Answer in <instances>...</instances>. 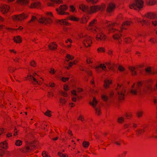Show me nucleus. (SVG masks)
Wrapping results in <instances>:
<instances>
[{
  "instance_id": "f257e3e1",
  "label": "nucleus",
  "mask_w": 157,
  "mask_h": 157,
  "mask_svg": "<svg viewBox=\"0 0 157 157\" xmlns=\"http://www.w3.org/2000/svg\"><path fill=\"white\" fill-rule=\"evenodd\" d=\"M106 24H107V26L108 28V34H109L111 33H114L113 35V39L115 40H119L122 36L121 33L122 32L120 31V30L114 28L118 26L119 25V23L117 22L112 23L107 21L106 22Z\"/></svg>"
},
{
  "instance_id": "f03ea898",
  "label": "nucleus",
  "mask_w": 157,
  "mask_h": 157,
  "mask_svg": "<svg viewBox=\"0 0 157 157\" xmlns=\"http://www.w3.org/2000/svg\"><path fill=\"white\" fill-rule=\"evenodd\" d=\"M92 33L96 34L95 39L97 41H105L106 40L107 36L104 33L103 28L101 27L99 28H96L94 29Z\"/></svg>"
},
{
  "instance_id": "7ed1b4c3",
  "label": "nucleus",
  "mask_w": 157,
  "mask_h": 157,
  "mask_svg": "<svg viewBox=\"0 0 157 157\" xmlns=\"http://www.w3.org/2000/svg\"><path fill=\"white\" fill-rule=\"evenodd\" d=\"M45 14L47 16L46 17L41 16L38 21L40 23L45 25L51 24L53 22L52 18L54 17L52 13L51 12H46Z\"/></svg>"
},
{
  "instance_id": "20e7f679",
  "label": "nucleus",
  "mask_w": 157,
  "mask_h": 157,
  "mask_svg": "<svg viewBox=\"0 0 157 157\" xmlns=\"http://www.w3.org/2000/svg\"><path fill=\"white\" fill-rule=\"evenodd\" d=\"M143 84V83L141 81H139L136 84L134 83L132 86L131 93L135 95L140 94L141 91V87Z\"/></svg>"
},
{
  "instance_id": "39448f33",
  "label": "nucleus",
  "mask_w": 157,
  "mask_h": 157,
  "mask_svg": "<svg viewBox=\"0 0 157 157\" xmlns=\"http://www.w3.org/2000/svg\"><path fill=\"white\" fill-rule=\"evenodd\" d=\"M117 93V96L119 100H122L124 98L126 89L122 85L118 84L116 88Z\"/></svg>"
},
{
  "instance_id": "423d86ee",
  "label": "nucleus",
  "mask_w": 157,
  "mask_h": 157,
  "mask_svg": "<svg viewBox=\"0 0 157 157\" xmlns=\"http://www.w3.org/2000/svg\"><path fill=\"white\" fill-rule=\"evenodd\" d=\"M143 4L144 2L142 0H135L134 2L130 5L129 7L130 9L135 10L140 9L143 7Z\"/></svg>"
},
{
  "instance_id": "0eeeda50",
  "label": "nucleus",
  "mask_w": 157,
  "mask_h": 157,
  "mask_svg": "<svg viewBox=\"0 0 157 157\" xmlns=\"http://www.w3.org/2000/svg\"><path fill=\"white\" fill-rule=\"evenodd\" d=\"M68 6L66 4L60 5L58 8L56 9V10L57 13L60 15H68L69 13L66 11L68 9Z\"/></svg>"
},
{
  "instance_id": "6e6552de",
  "label": "nucleus",
  "mask_w": 157,
  "mask_h": 157,
  "mask_svg": "<svg viewBox=\"0 0 157 157\" xmlns=\"http://www.w3.org/2000/svg\"><path fill=\"white\" fill-rule=\"evenodd\" d=\"M28 17V15L24 13L21 14H16L11 17L12 19L14 21H21L26 19Z\"/></svg>"
},
{
  "instance_id": "1a4fd4ad",
  "label": "nucleus",
  "mask_w": 157,
  "mask_h": 157,
  "mask_svg": "<svg viewBox=\"0 0 157 157\" xmlns=\"http://www.w3.org/2000/svg\"><path fill=\"white\" fill-rule=\"evenodd\" d=\"M82 43L83 45L86 48L90 47L92 44V37L89 36H87L83 40Z\"/></svg>"
},
{
  "instance_id": "9d476101",
  "label": "nucleus",
  "mask_w": 157,
  "mask_h": 157,
  "mask_svg": "<svg viewBox=\"0 0 157 157\" xmlns=\"http://www.w3.org/2000/svg\"><path fill=\"white\" fill-rule=\"evenodd\" d=\"M97 23V20L96 19H94L92 20L89 23L86 29L89 31H90L92 33L93 32V30L95 29L96 28H99L100 27L96 26H94Z\"/></svg>"
},
{
  "instance_id": "9b49d317",
  "label": "nucleus",
  "mask_w": 157,
  "mask_h": 157,
  "mask_svg": "<svg viewBox=\"0 0 157 157\" xmlns=\"http://www.w3.org/2000/svg\"><path fill=\"white\" fill-rule=\"evenodd\" d=\"M10 9V6L6 4H4L0 6V11L3 14L7 13Z\"/></svg>"
},
{
  "instance_id": "f8f14e48",
  "label": "nucleus",
  "mask_w": 157,
  "mask_h": 157,
  "mask_svg": "<svg viewBox=\"0 0 157 157\" xmlns=\"http://www.w3.org/2000/svg\"><path fill=\"white\" fill-rule=\"evenodd\" d=\"M132 23V21H124L120 27V31L122 32L124 29L126 30L127 27L129 26Z\"/></svg>"
},
{
  "instance_id": "ddd939ff",
  "label": "nucleus",
  "mask_w": 157,
  "mask_h": 157,
  "mask_svg": "<svg viewBox=\"0 0 157 157\" xmlns=\"http://www.w3.org/2000/svg\"><path fill=\"white\" fill-rule=\"evenodd\" d=\"M95 68L96 71L97 73H99L101 72V68L104 71H106L107 70V68L105 63L101 64L99 65L96 66Z\"/></svg>"
},
{
  "instance_id": "4468645a",
  "label": "nucleus",
  "mask_w": 157,
  "mask_h": 157,
  "mask_svg": "<svg viewBox=\"0 0 157 157\" xmlns=\"http://www.w3.org/2000/svg\"><path fill=\"white\" fill-rule=\"evenodd\" d=\"M101 9L100 6H94L90 7V10L89 11V13H95L100 10Z\"/></svg>"
},
{
  "instance_id": "2eb2a0df",
  "label": "nucleus",
  "mask_w": 157,
  "mask_h": 157,
  "mask_svg": "<svg viewBox=\"0 0 157 157\" xmlns=\"http://www.w3.org/2000/svg\"><path fill=\"white\" fill-rule=\"evenodd\" d=\"M116 7L115 4L114 3L109 4L106 9V12L109 13H112Z\"/></svg>"
},
{
  "instance_id": "dca6fc26",
  "label": "nucleus",
  "mask_w": 157,
  "mask_h": 157,
  "mask_svg": "<svg viewBox=\"0 0 157 157\" xmlns=\"http://www.w3.org/2000/svg\"><path fill=\"white\" fill-rule=\"evenodd\" d=\"M41 6V3L39 2H32L31 4L28 6V7L31 9L35 8H39Z\"/></svg>"
},
{
  "instance_id": "f3484780",
  "label": "nucleus",
  "mask_w": 157,
  "mask_h": 157,
  "mask_svg": "<svg viewBox=\"0 0 157 157\" xmlns=\"http://www.w3.org/2000/svg\"><path fill=\"white\" fill-rule=\"evenodd\" d=\"M56 22L61 25L70 26L71 25V24L68 22L67 20L66 19L57 20Z\"/></svg>"
},
{
  "instance_id": "a211bd4d",
  "label": "nucleus",
  "mask_w": 157,
  "mask_h": 157,
  "mask_svg": "<svg viewBox=\"0 0 157 157\" xmlns=\"http://www.w3.org/2000/svg\"><path fill=\"white\" fill-rule=\"evenodd\" d=\"M30 77L31 79H33V82L34 84H38L39 85H41L42 83V82L44 81V79L42 78H40L42 80V81L40 80L38 81L33 76L30 75Z\"/></svg>"
},
{
  "instance_id": "6ab92c4d",
  "label": "nucleus",
  "mask_w": 157,
  "mask_h": 157,
  "mask_svg": "<svg viewBox=\"0 0 157 157\" xmlns=\"http://www.w3.org/2000/svg\"><path fill=\"white\" fill-rule=\"evenodd\" d=\"M147 18L151 19H153L157 18V13H147L146 15Z\"/></svg>"
},
{
  "instance_id": "aec40b11",
  "label": "nucleus",
  "mask_w": 157,
  "mask_h": 157,
  "mask_svg": "<svg viewBox=\"0 0 157 157\" xmlns=\"http://www.w3.org/2000/svg\"><path fill=\"white\" fill-rule=\"evenodd\" d=\"M57 48V45L55 42H52L48 45V48L51 50H55Z\"/></svg>"
},
{
  "instance_id": "412c9836",
  "label": "nucleus",
  "mask_w": 157,
  "mask_h": 157,
  "mask_svg": "<svg viewBox=\"0 0 157 157\" xmlns=\"http://www.w3.org/2000/svg\"><path fill=\"white\" fill-rule=\"evenodd\" d=\"M112 81L110 79H106L104 81V87L105 89L109 88L110 85L112 83Z\"/></svg>"
},
{
  "instance_id": "4be33fe9",
  "label": "nucleus",
  "mask_w": 157,
  "mask_h": 157,
  "mask_svg": "<svg viewBox=\"0 0 157 157\" xmlns=\"http://www.w3.org/2000/svg\"><path fill=\"white\" fill-rule=\"evenodd\" d=\"M79 8L83 12H87L89 13V7L88 6L82 4L79 5Z\"/></svg>"
},
{
  "instance_id": "5701e85b",
  "label": "nucleus",
  "mask_w": 157,
  "mask_h": 157,
  "mask_svg": "<svg viewBox=\"0 0 157 157\" xmlns=\"http://www.w3.org/2000/svg\"><path fill=\"white\" fill-rule=\"evenodd\" d=\"M13 40L14 42L17 44H19L22 42V38L21 36L18 35L14 37Z\"/></svg>"
},
{
  "instance_id": "b1692460",
  "label": "nucleus",
  "mask_w": 157,
  "mask_h": 157,
  "mask_svg": "<svg viewBox=\"0 0 157 157\" xmlns=\"http://www.w3.org/2000/svg\"><path fill=\"white\" fill-rule=\"evenodd\" d=\"M148 89L152 91H157V81L154 86H152V85H149L148 87Z\"/></svg>"
},
{
  "instance_id": "393cba45",
  "label": "nucleus",
  "mask_w": 157,
  "mask_h": 157,
  "mask_svg": "<svg viewBox=\"0 0 157 157\" xmlns=\"http://www.w3.org/2000/svg\"><path fill=\"white\" fill-rule=\"evenodd\" d=\"M89 19V17L87 15H84L81 19L80 23L82 24H86Z\"/></svg>"
},
{
  "instance_id": "a878e982",
  "label": "nucleus",
  "mask_w": 157,
  "mask_h": 157,
  "mask_svg": "<svg viewBox=\"0 0 157 157\" xmlns=\"http://www.w3.org/2000/svg\"><path fill=\"white\" fill-rule=\"evenodd\" d=\"M98 103V101L96 98L95 97L93 98L92 101L90 103V104L94 108L96 107Z\"/></svg>"
},
{
  "instance_id": "bb28decb",
  "label": "nucleus",
  "mask_w": 157,
  "mask_h": 157,
  "mask_svg": "<svg viewBox=\"0 0 157 157\" xmlns=\"http://www.w3.org/2000/svg\"><path fill=\"white\" fill-rule=\"evenodd\" d=\"M59 101L60 104L62 105H65L67 102V99L63 97H60Z\"/></svg>"
},
{
  "instance_id": "cd10ccee",
  "label": "nucleus",
  "mask_w": 157,
  "mask_h": 157,
  "mask_svg": "<svg viewBox=\"0 0 157 157\" xmlns=\"http://www.w3.org/2000/svg\"><path fill=\"white\" fill-rule=\"evenodd\" d=\"M124 41L127 43H130L132 42V39L130 37H127L126 36V34L124 33L122 36Z\"/></svg>"
},
{
  "instance_id": "c85d7f7f",
  "label": "nucleus",
  "mask_w": 157,
  "mask_h": 157,
  "mask_svg": "<svg viewBox=\"0 0 157 157\" xmlns=\"http://www.w3.org/2000/svg\"><path fill=\"white\" fill-rule=\"evenodd\" d=\"M128 69L131 71L132 76H135L136 75V68L134 67L129 66L128 67Z\"/></svg>"
},
{
  "instance_id": "c756f323",
  "label": "nucleus",
  "mask_w": 157,
  "mask_h": 157,
  "mask_svg": "<svg viewBox=\"0 0 157 157\" xmlns=\"http://www.w3.org/2000/svg\"><path fill=\"white\" fill-rule=\"evenodd\" d=\"M8 147V144L6 141H4L0 143V147L2 148L6 149Z\"/></svg>"
},
{
  "instance_id": "7c9ffc66",
  "label": "nucleus",
  "mask_w": 157,
  "mask_h": 157,
  "mask_svg": "<svg viewBox=\"0 0 157 157\" xmlns=\"http://www.w3.org/2000/svg\"><path fill=\"white\" fill-rule=\"evenodd\" d=\"M154 80L152 78H149L145 81L147 84V87L149 85H152L154 82Z\"/></svg>"
},
{
  "instance_id": "2f4dec72",
  "label": "nucleus",
  "mask_w": 157,
  "mask_h": 157,
  "mask_svg": "<svg viewBox=\"0 0 157 157\" xmlns=\"http://www.w3.org/2000/svg\"><path fill=\"white\" fill-rule=\"evenodd\" d=\"M150 23L151 22L149 20H142L141 24L143 26L149 25L150 24Z\"/></svg>"
},
{
  "instance_id": "473e14b6",
  "label": "nucleus",
  "mask_w": 157,
  "mask_h": 157,
  "mask_svg": "<svg viewBox=\"0 0 157 157\" xmlns=\"http://www.w3.org/2000/svg\"><path fill=\"white\" fill-rule=\"evenodd\" d=\"M68 18L72 21H77L79 20V19L78 17H77L74 16H70L68 17Z\"/></svg>"
},
{
  "instance_id": "72a5a7b5",
  "label": "nucleus",
  "mask_w": 157,
  "mask_h": 157,
  "mask_svg": "<svg viewBox=\"0 0 157 157\" xmlns=\"http://www.w3.org/2000/svg\"><path fill=\"white\" fill-rule=\"evenodd\" d=\"M146 1L148 4L151 6L154 5L157 3L156 0H146Z\"/></svg>"
},
{
  "instance_id": "f704fd0d",
  "label": "nucleus",
  "mask_w": 157,
  "mask_h": 157,
  "mask_svg": "<svg viewBox=\"0 0 157 157\" xmlns=\"http://www.w3.org/2000/svg\"><path fill=\"white\" fill-rule=\"evenodd\" d=\"M74 57L73 56L69 54H67L66 56L65 60L67 61H68L70 60H72L74 59Z\"/></svg>"
},
{
  "instance_id": "c9c22d12",
  "label": "nucleus",
  "mask_w": 157,
  "mask_h": 157,
  "mask_svg": "<svg viewBox=\"0 0 157 157\" xmlns=\"http://www.w3.org/2000/svg\"><path fill=\"white\" fill-rule=\"evenodd\" d=\"M94 59L90 57H87L86 58V62L87 63L89 64H92L93 62Z\"/></svg>"
},
{
  "instance_id": "e433bc0d",
  "label": "nucleus",
  "mask_w": 157,
  "mask_h": 157,
  "mask_svg": "<svg viewBox=\"0 0 157 157\" xmlns=\"http://www.w3.org/2000/svg\"><path fill=\"white\" fill-rule=\"evenodd\" d=\"M145 70L146 72L149 74H153L152 72V68L150 67H147L145 68Z\"/></svg>"
},
{
  "instance_id": "4c0bfd02",
  "label": "nucleus",
  "mask_w": 157,
  "mask_h": 157,
  "mask_svg": "<svg viewBox=\"0 0 157 157\" xmlns=\"http://www.w3.org/2000/svg\"><path fill=\"white\" fill-rule=\"evenodd\" d=\"M98 52V53H104L105 52V49L103 47H100L97 49Z\"/></svg>"
},
{
  "instance_id": "58836bf2",
  "label": "nucleus",
  "mask_w": 157,
  "mask_h": 157,
  "mask_svg": "<svg viewBox=\"0 0 157 157\" xmlns=\"http://www.w3.org/2000/svg\"><path fill=\"white\" fill-rule=\"evenodd\" d=\"M106 66H107L108 68L110 70L113 69V65L110 62H107L105 63Z\"/></svg>"
},
{
  "instance_id": "ea45409f",
  "label": "nucleus",
  "mask_w": 157,
  "mask_h": 157,
  "mask_svg": "<svg viewBox=\"0 0 157 157\" xmlns=\"http://www.w3.org/2000/svg\"><path fill=\"white\" fill-rule=\"evenodd\" d=\"M86 1L88 3L95 4L98 2V0H86Z\"/></svg>"
},
{
  "instance_id": "a19ab883",
  "label": "nucleus",
  "mask_w": 157,
  "mask_h": 157,
  "mask_svg": "<svg viewBox=\"0 0 157 157\" xmlns=\"http://www.w3.org/2000/svg\"><path fill=\"white\" fill-rule=\"evenodd\" d=\"M124 121V118L123 117H119L117 119V122L118 123L121 124Z\"/></svg>"
},
{
  "instance_id": "79ce46f5",
  "label": "nucleus",
  "mask_w": 157,
  "mask_h": 157,
  "mask_svg": "<svg viewBox=\"0 0 157 157\" xmlns=\"http://www.w3.org/2000/svg\"><path fill=\"white\" fill-rule=\"evenodd\" d=\"M78 121H81L82 122H83L85 121L84 116L82 114H79L77 119Z\"/></svg>"
},
{
  "instance_id": "37998d69",
  "label": "nucleus",
  "mask_w": 157,
  "mask_h": 157,
  "mask_svg": "<svg viewBox=\"0 0 157 157\" xmlns=\"http://www.w3.org/2000/svg\"><path fill=\"white\" fill-rule=\"evenodd\" d=\"M101 98L102 100L106 101L108 99L107 96L105 94H103L101 95Z\"/></svg>"
},
{
  "instance_id": "c03bdc74",
  "label": "nucleus",
  "mask_w": 157,
  "mask_h": 157,
  "mask_svg": "<svg viewBox=\"0 0 157 157\" xmlns=\"http://www.w3.org/2000/svg\"><path fill=\"white\" fill-rule=\"evenodd\" d=\"M50 1L52 2H55L58 4H60L63 3V1L62 0H50Z\"/></svg>"
},
{
  "instance_id": "a18cd8bd",
  "label": "nucleus",
  "mask_w": 157,
  "mask_h": 157,
  "mask_svg": "<svg viewBox=\"0 0 157 157\" xmlns=\"http://www.w3.org/2000/svg\"><path fill=\"white\" fill-rule=\"evenodd\" d=\"M52 112L50 110H48L44 114L45 115L49 117H50L52 116Z\"/></svg>"
},
{
  "instance_id": "49530a36",
  "label": "nucleus",
  "mask_w": 157,
  "mask_h": 157,
  "mask_svg": "<svg viewBox=\"0 0 157 157\" xmlns=\"http://www.w3.org/2000/svg\"><path fill=\"white\" fill-rule=\"evenodd\" d=\"M87 36H88V35H87L86 34L82 33H80L78 35V37L82 39V40L84 39L85 37H86Z\"/></svg>"
},
{
  "instance_id": "de8ad7c7",
  "label": "nucleus",
  "mask_w": 157,
  "mask_h": 157,
  "mask_svg": "<svg viewBox=\"0 0 157 157\" xmlns=\"http://www.w3.org/2000/svg\"><path fill=\"white\" fill-rule=\"evenodd\" d=\"M96 113L98 115H100L101 114L100 109L99 107H95Z\"/></svg>"
},
{
  "instance_id": "09e8293b",
  "label": "nucleus",
  "mask_w": 157,
  "mask_h": 157,
  "mask_svg": "<svg viewBox=\"0 0 157 157\" xmlns=\"http://www.w3.org/2000/svg\"><path fill=\"white\" fill-rule=\"evenodd\" d=\"M89 145V143L88 142L83 141L82 143V145L84 147H87Z\"/></svg>"
},
{
  "instance_id": "8fccbe9b",
  "label": "nucleus",
  "mask_w": 157,
  "mask_h": 157,
  "mask_svg": "<svg viewBox=\"0 0 157 157\" xmlns=\"http://www.w3.org/2000/svg\"><path fill=\"white\" fill-rule=\"evenodd\" d=\"M118 69L121 72H123L125 71V69L124 67L121 65H119V66Z\"/></svg>"
},
{
  "instance_id": "3c124183",
  "label": "nucleus",
  "mask_w": 157,
  "mask_h": 157,
  "mask_svg": "<svg viewBox=\"0 0 157 157\" xmlns=\"http://www.w3.org/2000/svg\"><path fill=\"white\" fill-rule=\"evenodd\" d=\"M67 91H61L60 92L61 95L64 97H67L68 94L66 92Z\"/></svg>"
},
{
  "instance_id": "603ef678",
  "label": "nucleus",
  "mask_w": 157,
  "mask_h": 157,
  "mask_svg": "<svg viewBox=\"0 0 157 157\" xmlns=\"http://www.w3.org/2000/svg\"><path fill=\"white\" fill-rule=\"evenodd\" d=\"M15 144L17 146H20L22 144V141L20 140H17L16 141Z\"/></svg>"
},
{
  "instance_id": "864d4df0",
  "label": "nucleus",
  "mask_w": 157,
  "mask_h": 157,
  "mask_svg": "<svg viewBox=\"0 0 157 157\" xmlns=\"http://www.w3.org/2000/svg\"><path fill=\"white\" fill-rule=\"evenodd\" d=\"M70 11L73 12H76L75 8L72 5L70 6Z\"/></svg>"
},
{
  "instance_id": "5fc2aeb1",
  "label": "nucleus",
  "mask_w": 157,
  "mask_h": 157,
  "mask_svg": "<svg viewBox=\"0 0 157 157\" xmlns=\"http://www.w3.org/2000/svg\"><path fill=\"white\" fill-rule=\"evenodd\" d=\"M143 112L141 111H139L137 113L136 115L138 117H142L143 114Z\"/></svg>"
},
{
  "instance_id": "6e6d98bb",
  "label": "nucleus",
  "mask_w": 157,
  "mask_h": 157,
  "mask_svg": "<svg viewBox=\"0 0 157 157\" xmlns=\"http://www.w3.org/2000/svg\"><path fill=\"white\" fill-rule=\"evenodd\" d=\"M58 155L60 157H68V155L67 154H63L59 152H58Z\"/></svg>"
},
{
  "instance_id": "4d7b16f0",
  "label": "nucleus",
  "mask_w": 157,
  "mask_h": 157,
  "mask_svg": "<svg viewBox=\"0 0 157 157\" xmlns=\"http://www.w3.org/2000/svg\"><path fill=\"white\" fill-rule=\"evenodd\" d=\"M69 79V78L68 77H62L61 78V80H62L63 82H65L67 81H68Z\"/></svg>"
},
{
  "instance_id": "13d9d810",
  "label": "nucleus",
  "mask_w": 157,
  "mask_h": 157,
  "mask_svg": "<svg viewBox=\"0 0 157 157\" xmlns=\"http://www.w3.org/2000/svg\"><path fill=\"white\" fill-rule=\"evenodd\" d=\"M63 89L65 91H67L69 90V87L67 85L64 84L63 86Z\"/></svg>"
},
{
  "instance_id": "bf43d9fd",
  "label": "nucleus",
  "mask_w": 157,
  "mask_h": 157,
  "mask_svg": "<svg viewBox=\"0 0 157 157\" xmlns=\"http://www.w3.org/2000/svg\"><path fill=\"white\" fill-rule=\"evenodd\" d=\"M42 155L43 157H50L49 155H48L46 152L45 151H44L42 152Z\"/></svg>"
},
{
  "instance_id": "052dcab7",
  "label": "nucleus",
  "mask_w": 157,
  "mask_h": 157,
  "mask_svg": "<svg viewBox=\"0 0 157 157\" xmlns=\"http://www.w3.org/2000/svg\"><path fill=\"white\" fill-rule=\"evenodd\" d=\"M77 63V60H74L72 62H71L69 63V67H71L73 65H75Z\"/></svg>"
},
{
  "instance_id": "680f3d73",
  "label": "nucleus",
  "mask_w": 157,
  "mask_h": 157,
  "mask_svg": "<svg viewBox=\"0 0 157 157\" xmlns=\"http://www.w3.org/2000/svg\"><path fill=\"white\" fill-rule=\"evenodd\" d=\"M56 72V71L54 69L52 68L50 69V70L49 71V73L50 74L52 75H54L55 74Z\"/></svg>"
},
{
  "instance_id": "e2e57ef3",
  "label": "nucleus",
  "mask_w": 157,
  "mask_h": 157,
  "mask_svg": "<svg viewBox=\"0 0 157 157\" xmlns=\"http://www.w3.org/2000/svg\"><path fill=\"white\" fill-rule=\"evenodd\" d=\"M136 134H140L144 132V130H143L139 129H138L136 131Z\"/></svg>"
},
{
  "instance_id": "0e129e2a",
  "label": "nucleus",
  "mask_w": 157,
  "mask_h": 157,
  "mask_svg": "<svg viewBox=\"0 0 157 157\" xmlns=\"http://www.w3.org/2000/svg\"><path fill=\"white\" fill-rule=\"evenodd\" d=\"M45 2H47V5L48 6H53L54 4L53 2H48V0H45Z\"/></svg>"
},
{
  "instance_id": "69168bd1",
  "label": "nucleus",
  "mask_w": 157,
  "mask_h": 157,
  "mask_svg": "<svg viewBox=\"0 0 157 157\" xmlns=\"http://www.w3.org/2000/svg\"><path fill=\"white\" fill-rule=\"evenodd\" d=\"M149 41L151 42V43L152 44L155 43H156V40L153 38H151L150 40H149Z\"/></svg>"
},
{
  "instance_id": "338daca9",
  "label": "nucleus",
  "mask_w": 157,
  "mask_h": 157,
  "mask_svg": "<svg viewBox=\"0 0 157 157\" xmlns=\"http://www.w3.org/2000/svg\"><path fill=\"white\" fill-rule=\"evenodd\" d=\"M30 65L33 67H35L36 65V63L35 61L32 60L30 62Z\"/></svg>"
},
{
  "instance_id": "774afa93",
  "label": "nucleus",
  "mask_w": 157,
  "mask_h": 157,
  "mask_svg": "<svg viewBox=\"0 0 157 157\" xmlns=\"http://www.w3.org/2000/svg\"><path fill=\"white\" fill-rule=\"evenodd\" d=\"M123 18V15L121 14H119L117 17V19L118 20H121Z\"/></svg>"
}]
</instances>
